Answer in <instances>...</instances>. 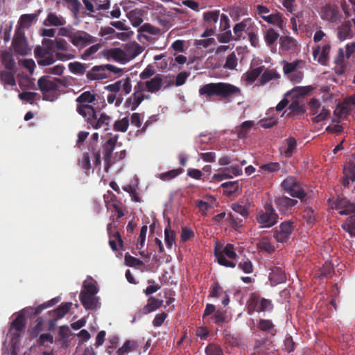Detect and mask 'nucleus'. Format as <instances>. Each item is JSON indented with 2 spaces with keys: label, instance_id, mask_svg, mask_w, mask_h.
<instances>
[{
  "label": "nucleus",
  "instance_id": "1",
  "mask_svg": "<svg viewBox=\"0 0 355 355\" xmlns=\"http://www.w3.org/2000/svg\"><path fill=\"white\" fill-rule=\"evenodd\" d=\"M199 95L208 100L217 98L220 101H231L234 98L242 96L241 88L229 83H210L202 85L198 90Z\"/></svg>",
  "mask_w": 355,
  "mask_h": 355
},
{
  "label": "nucleus",
  "instance_id": "2",
  "mask_svg": "<svg viewBox=\"0 0 355 355\" xmlns=\"http://www.w3.org/2000/svg\"><path fill=\"white\" fill-rule=\"evenodd\" d=\"M38 88L43 95V100L54 101L58 99L61 88L68 86L65 78H52L48 76H42L37 81Z\"/></svg>",
  "mask_w": 355,
  "mask_h": 355
},
{
  "label": "nucleus",
  "instance_id": "3",
  "mask_svg": "<svg viewBox=\"0 0 355 355\" xmlns=\"http://www.w3.org/2000/svg\"><path fill=\"white\" fill-rule=\"evenodd\" d=\"M340 215L354 214L348 217L342 225V228L351 236H355V204L345 198H338L331 205Z\"/></svg>",
  "mask_w": 355,
  "mask_h": 355
},
{
  "label": "nucleus",
  "instance_id": "4",
  "mask_svg": "<svg viewBox=\"0 0 355 355\" xmlns=\"http://www.w3.org/2000/svg\"><path fill=\"white\" fill-rule=\"evenodd\" d=\"M122 69L112 64H101L94 66L86 73V77L89 80H99L110 77L112 73L118 74Z\"/></svg>",
  "mask_w": 355,
  "mask_h": 355
},
{
  "label": "nucleus",
  "instance_id": "5",
  "mask_svg": "<svg viewBox=\"0 0 355 355\" xmlns=\"http://www.w3.org/2000/svg\"><path fill=\"white\" fill-rule=\"evenodd\" d=\"M247 308L249 313L270 312L272 311L274 306L270 300L262 297L258 293H252L247 302Z\"/></svg>",
  "mask_w": 355,
  "mask_h": 355
},
{
  "label": "nucleus",
  "instance_id": "6",
  "mask_svg": "<svg viewBox=\"0 0 355 355\" xmlns=\"http://www.w3.org/2000/svg\"><path fill=\"white\" fill-rule=\"evenodd\" d=\"M256 220L262 228H269L277 223L279 216L276 213L271 203L264 206V210L257 212Z\"/></svg>",
  "mask_w": 355,
  "mask_h": 355
},
{
  "label": "nucleus",
  "instance_id": "7",
  "mask_svg": "<svg viewBox=\"0 0 355 355\" xmlns=\"http://www.w3.org/2000/svg\"><path fill=\"white\" fill-rule=\"evenodd\" d=\"M232 209L235 213L240 215V217H238L232 213L228 214V220L230 225L234 230H237L243 225V221L248 217V207L235 202L232 205Z\"/></svg>",
  "mask_w": 355,
  "mask_h": 355
},
{
  "label": "nucleus",
  "instance_id": "8",
  "mask_svg": "<svg viewBox=\"0 0 355 355\" xmlns=\"http://www.w3.org/2000/svg\"><path fill=\"white\" fill-rule=\"evenodd\" d=\"M63 36L68 37L72 44L78 48H84L96 42V39L94 37L83 31H73V33L63 34Z\"/></svg>",
  "mask_w": 355,
  "mask_h": 355
},
{
  "label": "nucleus",
  "instance_id": "9",
  "mask_svg": "<svg viewBox=\"0 0 355 355\" xmlns=\"http://www.w3.org/2000/svg\"><path fill=\"white\" fill-rule=\"evenodd\" d=\"M319 14L322 19L331 24H338L342 19V13L335 3H326L321 8Z\"/></svg>",
  "mask_w": 355,
  "mask_h": 355
},
{
  "label": "nucleus",
  "instance_id": "10",
  "mask_svg": "<svg viewBox=\"0 0 355 355\" xmlns=\"http://www.w3.org/2000/svg\"><path fill=\"white\" fill-rule=\"evenodd\" d=\"M294 228L293 221L285 220L273 230V237L278 243H287L291 239Z\"/></svg>",
  "mask_w": 355,
  "mask_h": 355
},
{
  "label": "nucleus",
  "instance_id": "11",
  "mask_svg": "<svg viewBox=\"0 0 355 355\" xmlns=\"http://www.w3.org/2000/svg\"><path fill=\"white\" fill-rule=\"evenodd\" d=\"M282 189L294 198L302 200L306 196V193L300 184L293 176L287 177L281 184Z\"/></svg>",
  "mask_w": 355,
  "mask_h": 355
},
{
  "label": "nucleus",
  "instance_id": "12",
  "mask_svg": "<svg viewBox=\"0 0 355 355\" xmlns=\"http://www.w3.org/2000/svg\"><path fill=\"white\" fill-rule=\"evenodd\" d=\"M215 256L220 265L230 268H234L236 266V263L234 262L227 260L225 257L226 256L230 259H235L237 257L234 250V245L227 243L222 251H219L216 248Z\"/></svg>",
  "mask_w": 355,
  "mask_h": 355
},
{
  "label": "nucleus",
  "instance_id": "13",
  "mask_svg": "<svg viewBox=\"0 0 355 355\" xmlns=\"http://www.w3.org/2000/svg\"><path fill=\"white\" fill-rule=\"evenodd\" d=\"M119 137V135H115L110 137L102 146L105 170L106 171H108V169L114 164V161H113L112 155L116 146L117 145Z\"/></svg>",
  "mask_w": 355,
  "mask_h": 355
},
{
  "label": "nucleus",
  "instance_id": "14",
  "mask_svg": "<svg viewBox=\"0 0 355 355\" xmlns=\"http://www.w3.org/2000/svg\"><path fill=\"white\" fill-rule=\"evenodd\" d=\"M310 113L314 116L313 121L320 123L327 119L330 114V111L325 107L322 106L320 101L316 98H311L309 102Z\"/></svg>",
  "mask_w": 355,
  "mask_h": 355
},
{
  "label": "nucleus",
  "instance_id": "15",
  "mask_svg": "<svg viewBox=\"0 0 355 355\" xmlns=\"http://www.w3.org/2000/svg\"><path fill=\"white\" fill-rule=\"evenodd\" d=\"M163 79L162 75L157 74L154 78L146 80L139 81L137 86L144 92L147 91L150 93H157L163 85Z\"/></svg>",
  "mask_w": 355,
  "mask_h": 355
},
{
  "label": "nucleus",
  "instance_id": "16",
  "mask_svg": "<svg viewBox=\"0 0 355 355\" xmlns=\"http://www.w3.org/2000/svg\"><path fill=\"white\" fill-rule=\"evenodd\" d=\"M134 90V93L125 102V106L132 111L135 110L145 98H149V96H146L137 85Z\"/></svg>",
  "mask_w": 355,
  "mask_h": 355
},
{
  "label": "nucleus",
  "instance_id": "17",
  "mask_svg": "<svg viewBox=\"0 0 355 355\" xmlns=\"http://www.w3.org/2000/svg\"><path fill=\"white\" fill-rule=\"evenodd\" d=\"M298 201L291 199L287 196H281L275 200V205L279 211L282 214H288L291 212L293 207L297 204Z\"/></svg>",
  "mask_w": 355,
  "mask_h": 355
},
{
  "label": "nucleus",
  "instance_id": "18",
  "mask_svg": "<svg viewBox=\"0 0 355 355\" xmlns=\"http://www.w3.org/2000/svg\"><path fill=\"white\" fill-rule=\"evenodd\" d=\"M111 121V117L105 113L98 114L97 112L90 119L89 125L94 129L103 128L105 130H108V126Z\"/></svg>",
  "mask_w": 355,
  "mask_h": 355
},
{
  "label": "nucleus",
  "instance_id": "19",
  "mask_svg": "<svg viewBox=\"0 0 355 355\" xmlns=\"http://www.w3.org/2000/svg\"><path fill=\"white\" fill-rule=\"evenodd\" d=\"M12 45L14 48L15 52L19 55H26L30 51L26 38L22 34H17L15 35L12 42Z\"/></svg>",
  "mask_w": 355,
  "mask_h": 355
},
{
  "label": "nucleus",
  "instance_id": "20",
  "mask_svg": "<svg viewBox=\"0 0 355 355\" xmlns=\"http://www.w3.org/2000/svg\"><path fill=\"white\" fill-rule=\"evenodd\" d=\"M162 304L163 300L156 299L154 297H150L147 300V304L141 310H139L135 315L140 317L142 315L148 314L159 309Z\"/></svg>",
  "mask_w": 355,
  "mask_h": 355
},
{
  "label": "nucleus",
  "instance_id": "21",
  "mask_svg": "<svg viewBox=\"0 0 355 355\" xmlns=\"http://www.w3.org/2000/svg\"><path fill=\"white\" fill-rule=\"evenodd\" d=\"M79 298L81 304L87 310H94L98 306L99 297L96 295L80 293Z\"/></svg>",
  "mask_w": 355,
  "mask_h": 355
},
{
  "label": "nucleus",
  "instance_id": "22",
  "mask_svg": "<svg viewBox=\"0 0 355 355\" xmlns=\"http://www.w3.org/2000/svg\"><path fill=\"white\" fill-rule=\"evenodd\" d=\"M54 47L52 40L44 39L42 40V46H38L34 50L35 57L42 58L44 55H53Z\"/></svg>",
  "mask_w": 355,
  "mask_h": 355
},
{
  "label": "nucleus",
  "instance_id": "23",
  "mask_svg": "<svg viewBox=\"0 0 355 355\" xmlns=\"http://www.w3.org/2000/svg\"><path fill=\"white\" fill-rule=\"evenodd\" d=\"M113 227L112 223H109L107 225V231L109 235V245L113 251H117L119 249L116 243L118 242L119 245L122 247L123 242L120 233L119 232H114L112 230Z\"/></svg>",
  "mask_w": 355,
  "mask_h": 355
},
{
  "label": "nucleus",
  "instance_id": "24",
  "mask_svg": "<svg viewBox=\"0 0 355 355\" xmlns=\"http://www.w3.org/2000/svg\"><path fill=\"white\" fill-rule=\"evenodd\" d=\"M344 176L341 180V183L345 187H349V182L355 181V164L349 162L344 166Z\"/></svg>",
  "mask_w": 355,
  "mask_h": 355
},
{
  "label": "nucleus",
  "instance_id": "25",
  "mask_svg": "<svg viewBox=\"0 0 355 355\" xmlns=\"http://www.w3.org/2000/svg\"><path fill=\"white\" fill-rule=\"evenodd\" d=\"M253 24L254 22H252V19L250 18L245 19L241 22L236 24L233 28V31L236 39L243 37L244 32L247 34Z\"/></svg>",
  "mask_w": 355,
  "mask_h": 355
},
{
  "label": "nucleus",
  "instance_id": "26",
  "mask_svg": "<svg viewBox=\"0 0 355 355\" xmlns=\"http://www.w3.org/2000/svg\"><path fill=\"white\" fill-rule=\"evenodd\" d=\"M269 279L272 284L277 285L285 282L286 277L282 268L275 266L269 274Z\"/></svg>",
  "mask_w": 355,
  "mask_h": 355
},
{
  "label": "nucleus",
  "instance_id": "27",
  "mask_svg": "<svg viewBox=\"0 0 355 355\" xmlns=\"http://www.w3.org/2000/svg\"><path fill=\"white\" fill-rule=\"evenodd\" d=\"M254 63L252 62L250 69L243 74L245 80L247 82H254L257 78L261 76L265 69L264 65H261L257 67H254Z\"/></svg>",
  "mask_w": 355,
  "mask_h": 355
},
{
  "label": "nucleus",
  "instance_id": "28",
  "mask_svg": "<svg viewBox=\"0 0 355 355\" xmlns=\"http://www.w3.org/2000/svg\"><path fill=\"white\" fill-rule=\"evenodd\" d=\"M76 51L69 44L60 51H56L55 56L56 60L62 62L70 60L76 58Z\"/></svg>",
  "mask_w": 355,
  "mask_h": 355
},
{
  "label": "nucleus",
  "instance_id": "29",
  "mask_svg": "<svg viewBox=\"0 0 355 355\" xmlns=\"http://www.w3.org/2000/svg\"><path fill=\"white\" fill-rule=\"evenodd\" d=\"M257 328L270 336H275L277 334L275 325L270 320L260 319L257 323Z\"/></svg>",
  "mask_w": 355,
  "mask_h": 355
},
{
  "label": "nucleus",
  "instance_id": "30",
  "mask_svg": "<svg viewBox=\"0 0 355 355\" xmlns=\"http://www.w3.org/2000/svg\"><path fill=\"white\" fill-rule=\"evenodd\" d=\"M124 49L128 58V62L138 56L144 50L143 47L135 42L127 44Z\"/></svg>",
  "mask_w": 355,
  "mask_h": 355
},
{
  "label": "nucleus",
  "instance_id": "31",
  "mask_svg": "<svg viewBox=\"0 0 355 355\" xmlns=\"http://www.w3.org/2000/svg\"><path fill=\"white\" fill-rule=\"evenodd\" d=\"M76 110L79 114L86 119L87 123H89L90 119L93 118L96 113L94 107L88 104H79L77 106Z\"/></svg>",
  "mask_w": 355,
  "mask_h": 355
},
{
  "label": "nucleus",
  "instance_id": "32",
  "mask_svg": "<svg viewBox=\"0 0 355 355\" xmlns=\"http://www.w3.org/2000/svg\"><path fill=\"white\" fill-rule=\"evenodd\" d=\"M280 78V75L275 69H264L261 73L259 83L261 85H264L272 80H277Z\"/></svg>",
  "mask_w": 355,
  "mask_h": 355
},
{
  "label": "nucleus",
  "instance_id": "33",
  "mask_svg": "<svg viewBox=\"0 0 355 355\" xmlns=\"http://www.w3.org/2000/svg\"><path fill=\"white\" fill-rule=\"evenodd\" d=\"M346 59L345 53L343 49L340 48L338 51V53L334 60V63L337 65L338 69L336 73L339 75L343 74L345 71L346 66L345 64V60Z\"/></svg>",
  "mask_w": 355,
  "mask_h": 355
},
{
  "label": "nucleus",
  "instance_id": "34",
  "mask_svg": "<svg viewBox=\"0 0 355 355\" xmlns=\"http://www.w3.org/2000/svg\"><path fill=\"white\" fill-rule=\"evenodd\" d=\"M71 306V302H65L61 304L58 308L51 312L53 318L54 320H58L63 318L69 311Z\"/></svg>",
  "mask_w": 355,
  "mask_h": 355
},
{
  "label": "nucleus",
  "instance_id": "35",
  "mask_svg": "<svg viewBox=\"0 0 355 355\" xmlns=\"http://www.w3.org/2000/svg\"><path fill=\"white\" fill-rule=\"evenodd\" d=\"M99 289L96 286V282L92 277L85 280L83 285V290L80 293L96 295Z\"/></svg>",
  "mask_w": 355,
  "mask_h": 355
},
{
  "label": "nucleus",
  "instance_id": "36",
  "mask_svg": "<svg viewBox=\"0 0 355 355\" xmlns=\"http://www.w3.org/2000/svg\"><path fill=\"white\" fill-rule=\"evenodd\" d=\"M66 24V21L64 18L62 16H58L55 13H49L45 19L44 24L45 26H63Z\"/></svg>",
  "mask_w": 355,
  "mask_h": 355
},
{
  "label": "nucleus",
  "instance_id": "37",
  "mask_svg": "<svg viewBox=\"0 0 355 355\" xmlns=\"http://www.w3.org/2000/svg\"><path fill=\"white\" fill-rule=\"evenodd\" d=\"M352 33V25L349 21H345L338 27L337 36L341 41L346 40Z\"/></svg>",
  "mask_w": 355,
  "mask_h": 355
},
{
  "label": "nucleus",
  "instance_id": "38",
  "mask_svg": "<svg viewBox=\"0 0 355 355\" xmlns=\"http://www.w3.org/2000/svg\"><path fill=\"white\" fill-rule=\"evenodd\" d=\"M297 146L296 139L293 137H289L286 139V145L282 147V153L286 157H291Z\"/></svg>",
  "mask_w": 355,
  "mask_h": 355
},
{
  "label": "nucleus",
  "instance_id": "39",
  "mask_svg": "<svg viewBox=\"0 0 355 355\" xmlns=\"http://www.w3.org/2000/svg\"><path fill=\"white\" fill-rule=\"evenodd\" d=\"M257 247L259 250L266 252L268 254H272L275 250V246L272 244L268 237L261 238L257 243Z\"/></svg>",
  "mask_w": 355,
  "mask_h": 355
},
{
  "label": "nucleus",
  "instance_id": "40",
  "mask_svg": "<svg viewBox=\"0 0 355 355\" xmlns=\"http://www.w3.org/2000/svg\"><path fill=\"white\" fill-rule=\"evenodd\" d=\"M302 216L309 225H313L317 221V216L314 210L309 207L304 209Z\"/></svg>",
  "mask_w": 355,
  "mask_h": 355
},
{
  "label": "nucleus",
  "instance_id": "41",
  "mask_svg": "<svg viewBox=\"0 0 355 355\" xmlns=\"http://www.w3.org/2000/svg\"><path fill=\"white\" fill-rule=\"evenodd\" d=\"M261 18L268 23L276 25L280 28H282L284 26V20L282 19V15L279 12L271 14L267 16L262 15Z\"/></svg>",
  "mask_w": 355,
  "mask_h": 355
},
{
  "label": "nucleus",
  "instance_id": "42",
  "mask_svg": "<svg viewBox=\"0 0 355 355\" xmlns=\"http://www.w3.org/2000/svg\"><path fill=\"white\" fill-rule=\"evenodd\" d=\"M1 62L7 69L12 70L15 67V61L10 51H6L2 53Z\"/></svg>",
  "mask_w": 355,
  "mask_h": 355
},
{
  "label": "nucleus",
  "instance_id": "43",
  "mask_svg": "<svg viewBox=\"0 0 355 355\" xmlns=\"http://www.w3.org/2000/svg\"><path fill=\"white\" fill-rule=\"evenodd\" d=\"M127 17L135 27H138L143 22L142 15L140 10H132L127 14Z\"/></svg>",
  "mask_w": 355,
  "mask_h": 355
},
{
  "label": "nucleus",
  "instance_id": "44",
  "mask_svg": "<svg viewBox=\"0 0 355 355\" xmlns=\"http://www.w3.org/2000/svg\"><path fill=\"white\" fill-rule=\"evenodd\" d=\"M279 35L273 28H268L264 32V40L268 46H272L277 40Z\"/></svg>",
  "mask_w": 355,
  "mask_h": 355
},
{
  "label": "nucleus",
  "instance_id": "45",
  "mask_svg": "<svg viewBox=\"0 0 355 355\" xmlns=\"http://www.w3.org/2000/svg\"><path fill=\"white\" fill-rule=\"evenodd\" d=\"M130 125L128 116L123 117L121 119L116 120L113 124V129L116 132H125L127 131Z\"/></svg>",
  "mask_w": 355,
  "mask_h": 355
},
{
  "label": "nucleus",
  "instance_id": "46",
  "mask_svg": "<svg viewBox=\"0 0 355 355\" xmlns=\"http://www.w3.org/2000/svg\"><path fill=\"white\" fill-rule=\"evenodd\" d=\"M258 27L254 24L253 26L251 27L250 31H248V33L247 35L249 37V41L250 42V44L253 47H258L259 46V40L258 37Z\"/></svg>",
  "mask_w": 355,
  "mask_h": 355
},
{
  "label": "nucleus",
  "instance_id": "47",
  "mask_svg": "<svg viewBox=\"0 0 355 355\" xmlns=\"http://www.w3.org/2000/svg\"><path fill=\"white\" fill-rule=\"evenodd\" d=\"M136 343L135 341L126 340L123 345L115 352L116 355H126L129 352L136 349Z\"/></svg>",
  "mask_w": 355,
  "mask_h": 355
},
{
  "label": "nucleus",
  "instance_id": "48",
  "mask_svg": "<svg viewBox=\"0 0 355 355\" xmlns=\"http://www.w3.org/2000/svg\"><path fill=\"white\" fill-rule=\"evenodd\" d=\"M69 70L71 73L77 75H83L86 72L85 65L80 62H73L68 64Z\"/></svg>",
  "mask_w": 355,
  "mask_h": 355
},
{
  "label": "nucleus",
  "instance_id": "49",
  "mask_svg": "<svg viewBox=\"0 0 355 355\" xmlns=\"http://www.w3.org/2000/svg\"><path fill=\"white\" fill-rule=\"evenodd\" d=\"M254 125L253 121H245L237 128V133L239 138H245L249 130Z\"/></svg>",
  "mask_w": 355,
  "mask_h": 355
},
{
  "label": "nucleus",
  "instance_id": "50",
  "mask_svg": "<svg viewBox=\"0 0 355 355\" xmlns=\"http://www.w3.org/2000/svg\"><path fill=\"white\" fill-rule=\"evenodd\" d=\"M303 62L301 60H296L292 62H288L284 61L283 62V71L285 74H289L291 73H294L296 69L300 67V65Z\"/></svg>",
  "mask_w": 355,
  "mask_h": 355
},
{
  "label": "nucleus",
  "instance_id": "51",
  "mask_svg": "<svg viewBox=\"0 0 355 355\" xmlns=\"http://www.w3.org/2000/svg\"><path fill=\"white\" fill-rule=\"evenodd\" d=\"M219 17V10L206 12L203 14L205 21L207 24V26H211L215 24Z\"/></svg>",
  "mask_w": 355,
  "mask_h": 355
},
{
  "label": "nucleus",
  "instance_id": "52",
  "mask_svg": "<svg viewBox=\"0 0 355 355\" xmlns=\"http://www.w3.org/2000/svg\"><path fill=\"white\" fill-rule=\"evenodd\" d=\"M183 172V169L181 168L170 170L167 172L160 173L159 175V178L160 180L163 181H169L172 179H174L180 174Z\"/></svg>",
  "mask_w": 355,
  "mask_h": 355
},
{
  "label": "nucleus",
  "instance_id": "53",
  "mask_svg": "<svg viewBox=\"0 0 355 355\" xmlns=\"http://www.w3.org/2000/svg\"><path fill=\"white\" fill-rule=\"evenodd\" d=\"M25 325V316L21 313H19L11 323V327L18 331H22L24 329Z\"/></svg>",
  "mask_w": 355,
  "mask_h": 355
},
{
  "label": "nucleus",
  "instance_id": "54",
  "mask_svg": "<svg viewBox=\"0 0 355 355\" xmlns=\"http://www.w3.org/2000/svg\"><path fill=\"white\" fill-rule=\"evenodd\" d=\"M78 165L85 173H88L91 169L90 157L88 153L83 154L82 158L78 159Z\"/></svg>",
  "mask_w": 355,
  "mask_h": 355
},
{
  "label": "nucleus",
  "instance_id": "55",
  "mask_svg": "<svg viewBox=\"0 0 355 355\" xmlns=\"http://www.w3.org/2000/svg\"><path fill=\"white\" fill-rule=\"evenodd\" d=\"M175 233L170 228V225L164 230V241L168 248H171L175 241Z\"/></svg>",
  "mask_w": 355,
  "mask_h": 355
},
{
  "label": "nucleus",
  "instance_id": "56",
  "mask_svg": "<svg viewBox=\"0 0 355 355\" xmlns=\"http://www.w3.org/2000/svg\"><path fill=\"white\" fill-rule=\"evenodd\" d=\"M224 172L227 175V178H231L232 176H239L242 175V168L237 165H232L228 167L223 168Z\"/></svg>",
  "mask_w": 355,
  "mask_h": 355
},
{
  "label": "nucleus",
  "instance_id": "57",
  "mask_svg": "<svg viewBox=\"0 0 355 355\" xmlns=\"http://www.w3.org/2000/svg\"><path fill=\"white\" fill-rule=\"evenodd\" d=\"M331 46L329 44H324L320 53L318 62L322 65H327Z\"/></svg>",
  "mask_w": 355,
  "mask_h": 355
},
{
  "label": "nucleus",
  "instance_id": "58",
  "mask_svg": "<svg viewBox=\"0 0 355 355\" xmlns=\"http://www.w3.org/2000/svg\"><path fill=\"white\" fill-rule=\"evenodd\" d=\"M96 100L95 96L90 92L82 93L76 100L79 104H85L93 103Z\"/></svg>",
  "mask_w": 355,
  "mask_h": 355
},
{
  "label": "nucleus",
  "instance_id": "59",
  "mask_svg": "<svg viewBox=\"0 0 355 355\" xmlns=\"http://www.w3.org/2000/svg\"><path fill=\"white\" fill-rule=\"evenodd\" d=\"M280 168L281 165L279 162H269L260 166V169L268 173L277 172Z\"/></svg>",
  "mask_w": 355,
  "mask_h": 355
},
{
  "label": "nucleus",
  "instance_id": "60",
  "mask_svg": "<svg viewBox=\"0 0 355 355\" xmlns=\"http://www.w3.org/2000/svg\"><path fill=\"white\" fill-rule=\"evenodd\" d=\"M41 11L38 10V13L24 14L19 18V22L23 26H29L32 22L37 17Z\"/></svg>",
  "mask_w": 355,
  "mask_h": 355
},
{
  "label": "nucleus",
  "instance_id": "61",
  "mask_svg": "<svg viewBox=\"0 0 355 355\" xmlns=\"http://www.w3.org/2000/svg\"><path fill=\"white\" fill-rule=\"evenodd\" d=\"M206 355H224L221 347L215 343H209L205 348Z\"/></svg>",
  "mask_w": 355,
  "mask_h": 355
},
{
  "label": "nucleus",
  "instance_id": "62",
  "mask_svg": "<svg viewBox=\"0 0 355 355\" xmlns=\"http://www.w3.org/2000/svg\"><path fill=\"white\" fill-rule=\"evenodd\" d=\"M112 57L116 61L125 63L128 62V58L125 55V49L123 50L121 49L117 48L113 49L112 52Z\"/></svg>",
  "mask_w": 355,
  "mask_h": 355
},
{
  "label": "nucleus",
  "instance_id": "63",
  "mask_svg": "<svg viewBox=\"0 0 355 355\" xmlns=\"http://www.w3.org/2000/svg\"><path fill=\"white\" fill-rule=\"evenodd\" d=\"M238 64V59L236 56V54L234 52H232V53L229 54L226 58L225 63L224 64V67L225 69H235L237 67Z\"/></svg>",
  "mask_w": 355,
  "mask_h": 355
},
{
  "label": "nucleus",
  "instance_id": "64",
  "mask_svg": "<svg viewBox=\"0 0 355 355\" xmlns=\"http://www.w3.org/2000/svg\"><path fill=\"white\" fill-rule=\"evenodd\" d=\"M0 78L5 85L13 86L16 84L14 75L11 72L1 71Z\"/></svg>",
  "mask_w": 355,
  "mask_h": 355
}]
</instances>
